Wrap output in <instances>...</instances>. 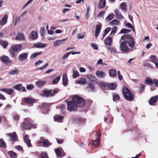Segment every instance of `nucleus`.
<instances>
[{"instance_id": "obj_1", "label": "nucleus", "mask_w": 158, "mask_h": 158, "mask_svg": "<svg viewBox=\"0 0 158 158\" xmlns=\"http://www.w3.org/2000/svg\"><path fill=\"white\" fill-rule=\"evenodd\" d=\"M85 102L82 98L75 96L70 102H67L68 110L69 111H75L77 110L78 106L82 107L85 105Z\"/></svg>"}, {"instance_id": "obj_2", "label": "nucleus", "mask_w": 158, "mask_h": 158, "mask_svg": "<svg viewBox=\"0 0 158 158\" xmlns=\"http://www.w3.org/2000/svg\"><path fill=\"white\" fill-rule=\"evenodd\" d=\"M22 47V45L19 44L11 46L9 50L10 56L11 57H16L17 52L21 50Z\"/></svg>"}, {"instance_id": "obj_3", "label": "nucleus", "mask_w": 158, "mask_h": 158, "mask_svg": "<svg viewBox=\"0 0 158 158\" xmlns=\"http://www.w3.org/2000/svg\"><path fill=\"white\" fill-rule=\"evenodd\" d=\"M121 39L122 40H124V41H126L130 47L133 48L134 47L135 41L131 35L125 34L121 37Z\"/></svg>"}, {"instance_id": "obj_4", "label": "nucleus", "mask_w": 158, "mask_h": 158, "mask_svg": "<svg viewBox=\"0 0 158 158\" xmlns=\"http://www.w3.org/2000/svg\"><path fill=\"white\" fill-rule=\"evenodd\" d=\"M123 93L125 99L127 100L131 101L133 100L134 95L127 87L125 86L123 87Z\"/></svg>"}, {"instance_id": "obj_5", "label": "nucleus", "mask_w": 158, "mask_h": 158, "mask_svg": "<svg viewBox=\"0 0 158 158\" xmlns=\"http://www.w3.org/2000/svg\"><path fill=\"white\" fill-rule=\"evenodd\" d=\"M25 122L23 123V127L25 129H30L32 126L31 123V120L30 118H27L25 119Z\"/></svg>"}, {"instance_id": "obj_6", "label": "nucleus", "mask_w": 158, "mask_h": 158, "mask_svg": "<svg viewBox=\"0 0 158 158\" xmlns=\"http://www.w3.org/2000/svg\"><path fill=\"white\" fill-rule=\"evenodd\" d=\"M126 41H123L121 43L120 48V50L123 52H127L130 51V49L127 46Z\"/></svg>"}, {"instance_id": "obj_7", "label": "nucleus", "mask_w": 158, "mask_h": 158, "mask_svg": "<svg viewBox=\"0 0 158 158\" xmlns=\"http://www.w3.org/2000/svg\"><path fill=\"white\" fill-rule=\"evenodd\" d=\"M38 143H42L43 146L44 147H48L51 145V143L47 139H45L43 138H41L40 140L38 142Z\"/></svg>"}, {"instance_id": "obj_8", "label": "nucleus", "mask_w": 158, "mask_h": 158, "mask_svg": "<svg viewBox=\"0 0 158 158\" xmlns=\"http://www.w3.org/2000/svg\"><path fill=\"white\" fill-rule=\"evenodd\" d=\"M43 93L41 94L40 95L43 97H52L54 96V94L52 93V91L51 90H44Z\"/></svg>"}, {"instance_id": "obj_9", "label": "nucleus", "mask_w": 158, "mask_h": 158, "mask_svg": "<svg viewBox=\"0 0 158 158\" xmlns=\"http://www.w3.org/2000/svg\"><path fill=\"white\" fill-rule=\"evenodd\" d=\"M2 61L6 64H8L11 63V61L9 57L6 56H2L1 57Z\"/></svg>"}, {"instance_id": "obj_10", "label": "nucleus", "mask_w": 158, "mask_h": 158, "mask_svg": "<svg viewBox=\"0 0 158 158\" xmlns=\"http://www.w3.org/2000/svg\"><path fill=\"white\" fill-rule=\"evenodd\" d=\"M105 43L106 45L111 46L113 44L112 38L110 36L107 37L105 39Z\"/></svg>"}, {"instance_id": "obj_11", "label": "nucleus", "mask_w": 158, "mask_h": 158, "mask_svg": "<svg viewBox=\"0 0 158 158\" xmlns=\"http://www.w3.org/2000/svg\"><path fill=\"white\" fill-rule=\"evenodd\" d=\"M95 74L97 77L100 78H104L106 76V73L102 71H97Z\"/></svg>"}, {"instance_id": "obj_12", "label": "nucleus", "mask_w": 158, "mask_h": 158, "mask_svg": "<svg viewBox=\"0 0 158 158\" xmlns=\"http://www.w3.org/2000/svg\"><path fill=\"white\" fill-rule=\"evenodd\" d=\"M28 53H24L20 54L19 57V59L20 61H23L27 59L28 57Z\"/></svg>"}, {"instance_id": "obj_13", "label": "nucleus", "mask_w": 158, "mask_h": 158, "mask_svg": "<svg viewBox=\"0 0 158 158\" xmlns=\"http://www.w3.org/2000/svg\"><path fill=\"white\" fill-rule=\"evenodd\" d=\"M64 119V117L59 115H56L54 117L55 121L59 123H61Z\"/></svg>"}, {"instance_id": "obj_14", "label": "nucleus", "mask_w": 158, "mask_h": 158, "mask_svg": "<svg viewBox=\"0 0 158 158\" xmlns=\"http://www.w3.org/2000/svg\"><path fill=\"white\" fill-rule=\"evenodd\" d=\"M114 12L115 14V16L117 18L119 19H124V17L122 15L121 13L118 9H115L114 10Z\"/></svg>"}, {"instance_id": "obj_15", "label": "nucleus", "mask_w": 158, "mask_h": 158, "mask_svg": "<svg viewBox=\"0 0 158 158\" xmlns=\"http://www.w3.org/2000/svg\"><path fill=\"white\" fill-rule=\"evenodd\" d=\"M108 73L109 76L112 78H114L117 75L116 71L113 69H109Z\"/></svg>"}, {"instance_id": "obj_16", "label": "nucleus", "mask_w": 158, "mask_h": 158, "mask_svg": "<svg viewBox=\"0 0 158 158\" xmlns=\"http://www.w3.org/2000/svg\"><path fill=\"white\" fill-rule=\"evenodd\" d=\"M33 46L38 48H44L47 47L45 44H43L40 42H38L34 44Z\"/></svg>"}, {"instance_id": "obj_17", "label": "nucleus", "mask_w": 158, "mask_h": 158, "mask_svg": "<svg viewBox=\"0 0 158 158\" xmlns=\"http://www.w3.org/2000/svg\"><path fill=\"white\" fill-rule=\"evenodd\" d=\"M107 86L110 89L114 90L116 89L117 86V83L116 82L107 83Z\"/></svg>"}, {"instance_id": "obj_18", "label": "nucleus", "mask_w": 158, "mask_h": 158, "mask_svg": "<svg viewBox=\"0 0 158 158\" xmlns=\"http://www.w3.org/2000/svg\"><path fill=\"white\" fill-rule=\"evenodd\" d=\"M38 37L37 32L36 31H32L29 35V37L31 39L35 40Z\"/></svg>"}, {"instance_id": "obj_19", "label": "nucleus", "mask_w": 158, "mask_h": 158, "mask_svg": "<svg viewBox=\"0 0 158 158\" xmlns=\"http://www.w3.org/2000/svg\"><path fill=\"white\" fill-rule=\"evenodd\" d=\"M158 99V96L152 97L149 100V104L151 105H154V104Z\"/></svg>"}, {"instance_id": "obj_20", "label": "nucleus", "mask_w": 158, "mask_h": 158, "mask_svg": "<svg viewBox=\"0 0 158 158\" xmlns=\"http://www.w3.org/2000/svg\"><path fill=\"white\" fill-rule=\"evenodd\" d=\"M55 152L57 157L59 156H64V153L61 148H58L55 149Z\"/></svg>"}, {"instance_id": "obj_21", "label": "nucleus", "mask_w": 158, "mask_h": 158, "mask_svg": "<svg viewBox=\"0 0 158 158\" xmlns=\"http://www.w3.org/2000/svg\"><path fill=\"white\" fill-rule=\"evenodd\" d=\"M150 59L155 64L156 67L158 68V60L157 59L156 57L153 55H152L150 56Z\"/></svg>"}, {"instance_id": "obj_22", "label": "nucleus", "mask_w": 158, "mask_h": 158, "mask_svg": "<svg viewBox=\"0 0 158 158\" xmlns=\"http://www.w3.org/2000/svg\"><path fill=\"white\" fill-rule=\"evenodd\" d=\"M6 135L9 136L10 137L11 140L14 141L16 140L17 138V135L15 132L13 133H10L6 134Z\"/></svg>"}, {"instance_id": "obj_23", "label": "nucleus", "mask_w": 158, "mask_h": 158, "mask_svg": "<svg viewBox=\"0 0 158 158\" xmlns=\"http://www.w3.org/2000/svg\"><path fill=\"white\" fill-rule=\"evenodd\" d=\"M0 91L5 92L9 95H10L13 92L14 90L12 89L3 88L0 89Z\"/></svg>"}, {"instance_id": "obj_24", "label": "nucleus", "mask_w": 158, "mask_h": 158, "mask_svg": "<svg viewBox=\"0 0 158 158\" xmlns=\"http://www.w3.org/2000/svg\"><path fill=\"white\" fill-rule=\"evenodd\" d=\"M8 16V15H5L2 18L0 22V24L1 25L3 26L6 23L7 20Z\"/></svg>"}, {"instance_id": "obj_25", "label": "nucleus", "mask_w": 158, "mask_h": 158, "mask_svg": "<svg viewBox=\"0 0 158 158\" xmlns=\"http://www.w3.org/2000/svg\"><path fill=\"white\" fill-rule=\"evenodd\" d=\"M24 139L25 140L28 147H30L31 146V140L29 139V135H25L24 137Z\"/></svg>"}, {"instance_id": "obj_26", "label": "nucleus", "mask_w": 158, "mask_h": 158, "mask_svg": "<svg viewBox=\"0 0 158 158\" xmlns=\"http://www.w3.org/2000/svg\"><path fill=\"white\" fill-rule=\"evenodd\" d=\"M23 101L27 103L31 104L34 103L35 101V100L31 98H26L23 99Z\"/></svg>"}, {"instance_id": "obj_27", "label": "nucleus", "mask_w": 158, "mask_h": 158, "mask_svg": "<svg viewBox=\"0 0 158 158\" xmlns=\"http://www.w3.org/2000/svg\"><path fill=\"white\" fill-rule=\"evenodd\" d=\"M67 38L62 39L61 40H58L53 43V46L56 47L62 45L63 44V42L67 40Z\"/></svg>"}, {"instance_id": "obj_28", "label": "nucleus", "mask_w": 158, "mask_h": 158, "mask_svg": "<svg viewBox=\"0 0 158 158\" xmlns=\"http://www.w3.org/2000/svg\"><path fill=\"white\" fill-rule=\"evenodd\" d=\"M41 108L42 110L43 113H46L48 111L47 104L46 103H44L42 104Z\"/></svg>"}, {"instance_id": "obj_29", "label": "nucleus", "mask_w": 158, "mask_h": 158, "mask_svg": "<svg viewBox=\"0 0 158 158\" xmlns=\"http://www.w3.org/2000/svg\"><path fill=\"white\" fill-rule=\"evenodd\" d=\"M46 81H38L35 82V85L39 88L42 87L46 83Z\"/></svg>"}, {"instance_id": "obj_30", "label": "nucleus", "mask_w": 158, "mask_h": 158, "mask_svg": "<svg viewBox=\"0 0 158 158\" xmlns=\"http://www.w3.org/2000/svg\"><path fill=\"white\" fill-rule=\"evenodd\" d=\"M106 3L105 0H100L98 2V7L99 9H102L104 7Z\"/></svg>"}, {"instance_id": "obj_31", "label": "nucleus", "mask_w": 158, "mask_h": 158, "mask_svg": "<svg viewBox=\"0 0 158 158\" xmlns=\"http://www.w3.org/2000/svg\"><path fill=\"white\" fill-rule=\"evenodd\" d=\"M62 81L63 85L66 86L68 84V79L67 75L65 74L63 75Z\"/></svg>"}, {"instance_id": "obj_32", "label": "nucleus", "mask_w": 158, "mask_h": 158, "mask_svg": "<svg viewBox=\"0 0 158 158\" xmlns=\"http://www.w3.org/2000/svg\"><path fill=\"white\" fill-rule=\"evenodd\" d=\"M145 83L147 85H151L153 84L154 82L150 77H147L145 79Z\"/></svg>"}, {"instance_id": "obj_33", "label": "nucleus", "mask_w": 158, "mask_h": 158, "mask_svg": "<svg viewBox=\"0 0 158 158\" xmlns=\"http://www.w3.org/2000/svg\"><path fill=\"white\" fill-rule=\"evenodd\" d=\"M101 28V26L100 25H98L96 26L95 32V36L96 37H97L99 35L100 32Z\"/></svg>"}, {"instance_id": "obj_34", "label": "nucleus", "mask_w": 158, "mask_h": 158, "mask_svg": "<svg viewBox=\"0 0 158 158\" xmlns=\"http://www.w3.org/2000/svg\"><path fill=\"white\" fill-rule=\"evenodd\" d=\"M120 7L122 11L126 12L127 9V5L125 2H123L120 5Z\"/></svg>"}, {"instance_id": "obj_35", "label": "nucleus", "mask_w": 158, "mask_h": 158, "mask_svg": "<svg viewBox=\"0 0 158 158\" xmlns=\"http://www.w3.org/2000/svg\"><path fill=\"white\" fill-rule=\"evenodd\" d=\"M42 53V52H41L34 53L31 55L30 58L31 59H34L38 56L41 55Z\"/></svg>"}, {"instance_id": "obj_36", "label": "nucleus", "mask_w": 158, "mask_h": 158, "mask_svg": "<svg viewBox=\"0 0 158 158\" xmlns=\"http://www.w3.org/2000/svg\"><path fill=\"white\" fill-rule=\"evenodd\" d=\"M86 77L88 78L90 81L94 82L96 81V78L93 76L91 75H88L86 76Z\"/></svg>"}, {"instance_id": "obj_37", "label": "nucleus", "mask_w": 158, "mask_h": 158, "mask_svg": "<svg viewBox=\"0 0 158 158\" xmlns=\"http://www.w3.org/2000/svg\"><path fill=\"white\" fill-rule=\"evenodd\" d=\"M89 91H94V86L93 84L91 83L89 84L88 86L86 88Z\"/></svg>"}, {"instance_id": "obj_38", "label": "nucleus", "mask_w": 158, "mask_h": 158, "mask_svg": "<svg viewBox=\"0 0 158 158\" xmlns=\"http://www.w3.org/2000/svg\"><path fill=\"white\" fill-rule=\"evenodd\" d=\"M120 23L119 21L117 19H114L109 23V25L110 26H113L114 25H118Z\"/></svg>"}, {"instance_id": "obj_39", "label": "nucleus", "mask_w": 158, "mask_h": 158, "mask_svg": "<svg viewBox=\"0 0 158 158\" xmlns=\"http://www.w3.org/2000/svg\"><path fill=\"white\" fill-rule=\"evenodd\" d=\"M24 38V37L23 34L21 33H19L16 37L15 39L16 40H23Z\"/></svg>"}, {"instance_id": "obj_40", "label": "nucleus", "mask_w": 158, "mask_h": 158, "mask_svg": "<svg viewBox=\"0 0 158 158\" xmlns=\"http://www.w3.org/2000/svg\"><path fill=\"white\" fill-rule=\"evenodd\" d=\"M77 83L80 85H84L86 83V79L84 78H81L77 81Z\"/></svg>"}, {"instance_id": "obj_41", "label": "nucleus", "mask_w": 158, "mask_h": 158, "mask_svg": "<svg viewBox=\"0 0 158 158\" xmlns=\"http://www.w3.org/2000/svg\"><path fill=\"white\" fill-rule=\"evenodd\" d=\"M114 15L113 14H110L106 18V22H109L114 17Z\"/></svg>"}, {"instance_id": "obj_42", "label": "nucleus", "mask_w": 158, "mask_h": 158, "mask_svg": "<svg viewBox=\"0 0 158 158\" xmlns=\"http://www.w3.org/2000/svg\"><path fill=\"white\" fill-rule=\"evenodd\" d=\"M0 44L4 48H6L8 45L7 41L3 40L0 41Z\"/></svg>"}, {"instance_id": "obj_43", "label": "nucleus", "mask_w": 158, "mask_h": 158, "mask_svg": "<svg viewBox=\"0 0 158 158\" xmlns=\"http://www.w3.org/2000/svg\"><path fill=\"white\" fill-rule=\"evenodd\" d=\"M107 49L109 51L110 53H116V49L114 47H109L107 48Z\"/></svg>"}, {"instance_id": "obj_44", "label": "nucleus", "mask_w": 158, "mask_h": 158, "mask_svg": "<svg viewBox=\"0 0 158 158\" xmlns=\"http://www.w3.org/2000/svg\"><path fill=\"white\" fill-rule=\"evenodd\" d=\"M73 78H76L79 77V74L78 72L73 70Z\"/></svg>"}, {"instance_id": "obj_45", "label": "nucleus", "mask_w": 158, "mask_h": 158, "mask_svg": "<svg viewBox=\"0 0 158 158\" xmlns=\"http://www.w3.org/2000/svg\"><path fill=\"white\" fill-rule=\"evenodd\" d=\"M19 72L18 69L13 70L10 71L9 74L10 75H14L17 74Z\"/></svg>"}, {"instance_id": "obj_46", "label": "nucleus", "mask_w": 158, "mask_h": 158, "mask_svg": "<svg viewBox=\"0 0 158 158\" xmlns=\"http://www.w3.org/2000/svg\"><path fill=\"white\" fill-rule=\"evenodd\" d=\"M22 86V85L21 84H20L15 85L13 87V88L18 90H21Z\"/></svg>"}, {"instance_id": "obj_47", "label": "nucleus", "mask_w": 158, "mask_h": 158, "mask_svg": "<svg viewBox=\"0 0 158 158\" xmlns=\"http://www.w3.org/2000/svg\"><path fill=\"white\" fill-rule=\"evenodd\" d=\"M60 79V76H58L56 78L54 79L52 81V83L53 84H56L59 81Z\"/></svg>"}, {"instance_id": "obj_48", "label": "nucleus", "mask_w": 158, "mask_h": 158, "mask_svg": "<svg viewBox=\"0 0 158 158\" xmlns=\"http://www.w3.org/2000/svg\"><path fill=\"white\" fill-rule=\"evenodd\" d=\"M8 153L11 158H16V154L13 151H9Z\"/></svg>"}, {"instance_id": "obj_49", "label": "nucleus", "mask_w": 158, "mask_h": 158, "mask_svg": "<svg viewBox=\"0 0 158 158\" xmlns=\"http://www.w3.org/2000/svg\"><path fill=\"white\" fill-rule=\"evenodd\" d=\"M117 29V27H113L111 31V32L110 34V35H114L115 34V33L116 32Z\"/></svg>"}, {"instance_id": "obj_50", "label": "nucleus", "mask_w": 158, "mask_h": 158, "mask_svg": "<svg viewBox=\"0 0 158 158\" xmlns=\"http://www.w3.org/2000/svg\"><path fill=\"white\" fill-rule=\"evenodd\" d=\"M86 36L85 33H84L81 35V33H78L77 34V38L78 39H82L84 38Z\"/></svg>"}, {"instance_id": "obj_51", "label": "nucleus", "mask_w": 158, "mask_h": 158, "mask_svg": "<svg viewBox=\"0 0 158 158\" xmlns=\"http://www.w3.org/2000/svg\"><path fill=\"white\" fill-rule=\"evenodd\" d=\"M120 98L119 95L116 94H113V100L115 101L118 100Z\"/></svg>"}, {"instance_id": "obj_52", "label": "nucleus", "mask_w": 158, "mask_h": 158, "mask_svg": "<svg viewBox=\"0 0 158 158\" xmlns=\"http://www.w3.org/2000/svg\"><path fill=\"white\" fill-rule=\"evenodd\" d=\"M99 139H97L93 142V144L95 147L98 146L99 145Z\"/></svg>"}, {"instance_id": "obj_53", "label": "nucleus", "mask_w": 158, "mask_h": 158, "mask_svg": "<svg viewBox=\"0 0 158 158\" xmlns=\"http://www.w3.org/2000/svg\"><path fill=\"white\" fill-rule=\"evenodd\" d=\"M73 122L74 123H80L81 122V120L80 118H76L73 119Z\"/></svg>"}, {"instance_id": "obj_54", "label": "nucleus", "mask_w": 158, "mask_h": 158, "mask_svg": "<svg viewBox=\"0 0 158 158\" xmlns=\"http://www.w3.org/2000/svg\"><path fill=\"white\" fill-rule=\"evenodd\" d=\"M0 147L2 148H5L6 147V143L2 139H0Z\"/></svg>"}, {"instance_id": "obj_55", "label": "nucleus", "mask_w": 158, "mask_h": 158, "mask_svg": "<svg viewBox=\"0 0 158 158\" xmlns=\"http://www.w3.org/2000/svg\"><path fill=\"white\" fill-rule=\"evenodd\" d=\"M131 31V30L130 29H123L120 31V33H128L130 32Z\"/></svg>"}, {"instance_id": "obj_56", "label": "nucleus", "mask_w": 158, "mask_h": 158, "mask_svg": "<svg viewBox=\"0 0 158 158\" xmlns=\"http://www.w3.org/2000/svg\"><path fill=\"white\" fill-rule=\"evenodd\" d=\"M40 34L42 37L44 35V27H41L40 29Z\"/></svg>"}, {"instance_id": "obj_57", "label": "nucleus", "mask_w": 158, "mask_h": 158, "mask_svg": "<svg viewBox=\"0 0 158 158\" xmlns=\"http://www.w3.org/2000/svg\"><path fill=\"white\" fill-rule=\"evenodd\" d=\"M14 22V25L15 26L17 23L20 22V18L19 17H17L15 20Z\"/></svg>"}, {"instance_id": "obj_58", "label": "nucleus", "mask_w": 158, "mask_h": 158, "mask_svg": "<svg viewBox=\"0 0 158 158\" xmlns=\"http://www.w3.org/2000/svg\"><path fill=\"white\" fill-rule=\"evenodd\" d=\"M34 88V86L32 84L27 85V88L28 90H32Z\"/></svg>"}, {"instance_id": "obj_59", "label": "nucleus", "mask_w": 158, "mask_h": 158, "mask_svg": "<svg viewBox=\"0 0 158 158\" xmlns=\"http://www.w3.org/2000/svg\"><path fill=\"white\" fill-rule=\"evenodd\" d=\"M105 11H101L100 12L98 15V17L100 18L101 17H103L104 15L105 14Z\"/></svg>"}, {"instance_id": "obj_60", "label": "nucleus", "mask_w": 158, "mask_h": 158, "mask_svg": "<svg viewBox=\"0 0 158 158\" xmlns=\"http://www.w3.org/2000/svg\"><path fill=\"white\" fill-rule=\"evenodd\" d=\"M40 157L41 158H48L46 153L45 152L42 153L40 155Z\"/></svg>"}, {"instance_id": "obj_61", "label": "nucleus", "mask_w": 158, "mask_h": 158, "mask_svg": "<svg viewBox=\"0 0 158 158\" xmlns=\"http://www.w3.org/2000/svg\"><path fill=\"white\" fill-rule=\"evenodd\" d=\"M43 62V61L39 60L35 63V67L38 66Z\"/></svg>"}, {"instance_id": "obj_62", "label": "nucleus", "mask_w": 158, "mask_h": 158, "mask_svg": "<svg viewBox=\"0 0 158 158\" xmlns=\"http://www.w3.org/2000/svg\"><path fill=\"white\" fill-rule=\"evenodd\" d=\"M60 107L61 112L63 113H64L65 109V106L64 105H61L60 106Z\"/></svg>"}, {"instance_id": "obj_63", "label": "nucleus", "mask_w": 158, "mask_h": 158, "mask_svg": "<svg viewBox=\"0 0 158 158\" xmlns=\"http://www.w3.org/2000/svg\"><path fill=\"white\" fill-rule=\"evenodd\" d=\"M126 26L128 28L132 29L134 31H135V30L133 28V26L130 23H127L126 24Z\"/></svg>"}, {"instance_id": "obj_64", "label": "nucleus", "mask_w": 158, "mask_h": 158, "mask_svg": "<svg viewBox=\"0 0 158 158\" xmlns=\"http://www.w3.org/2000/svg\"><path fill=\"white\" fill-rule=\"evenodd\" d=\"M91 47L94 49L97 50L98 49V47L97 45L96 44L94 43H91Z\"/></svg>"}]
</instances>
